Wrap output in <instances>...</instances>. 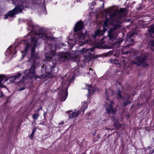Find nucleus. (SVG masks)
<instances>
[{"mask_svg": "<svg viewBox=\"0 0 154 154\" xmlns=\"http://www.w3.org/2000/svg\"><path fill=\"white\" fill-rule=\"evenodd\" d=\"M28 25L32 28L31 29V32L28 33L25 36V38H27L28 39H31L32 44H27L26 48L24 49V53L22 54V58H23L26 55V52L29 50V48H31V58L29 60L31 62H32L31 67L29 69H26L23 72L25 76L26 77L29 79L34 78L36 79H41L42 78H50L52 77V75L54 72L53 69L54 66H46L45 69L46 72L45 74H42L40 75H37L35 72V69L37 66V63L38 62V57L37 54H34V50L36 45L38 38L37 37L39 38H44L43 39L47 40L52 41L54 40V38L51 34L47 35L44 32H40L38 33L37 32V29L39 28L38 27L35 28L33 25L32 20L27 21Z\"/></svg>", "mask_w": 154, "mask_h": 154, "instance_id": "1", "label": "nucleus"}, {"mask_svg": "<svg viewBox=\"0 0 154 154\" xmlns=\"http://www.w3.org/2000/svg\"><path fill=\"white\" fill-rule=\"evenodd\" d=\"M106 14L111 13L108 18H106L104 22L103 30H97L95 32V34L93 37L95 38L97 36L103 35L109 27V24H110L113 26V28H110L108 31V35L109 40H112L115 39L118 35V31L117 29L121 27L122 22L121 18L125 17L127 14V11L125 8H120L119 10L115 9L113 8H109L106 10Z\"/></svg>", "mask_w": 154, "mask_h": 154, "instance_id": "2", "label": "nucleus"}, {"mask_svg": "<svg viewBox=\"0 0 154 154\" xmlns=\"http://www.w3.org/2000/svg\"><path fill=\"white\" fill-rule=\"evenodd\" d=\"M84 28V23L81 21H79L75 25L74 28V38H75V43L78 44L84 42L85 34L82 32Z\"/></svg>", "mask_w": 154, "mask_h": 154, "instance_id": "3", "label": "nucleus"}, {"mask_svg": "<svg viewBox=\"0 0 154 154\" xmlns=\"http://www.w3.org/2000/svg\"><path fill=\"white\" fill-rule=\"evenodd\" d=\"M45 48V58L48 60H50L55 55L56 50L59 49L58 44H56L54 47L52 45H48Z\"/></svg>", "mask_w": 154, "mask_h": 154, "instance_id": "4", "label": "nucleus"}, {"mask_svg": "<svg viewBox=\"0 0 154 154\" xmlns=\"http://www.w3.org/2000/svg\"><path fill=\"white\" fill-rule=\"evenodd\" d=\"M83 104L82 105L81 110H79L77 111L75 109L74 112H72L69 116V118H75L78 117L80 114L82 115L84 113V111L88 107V104H86L87 101L84 100L83 102L82 101Z\"/></svg>", "mask_w": 154, "mask_h": 154, "instance_id": "5", "label": "nucleus"}, {"mask_svg": "<svg viewBox=\"0 0 154 154\" xmlns=\"http://www.w3.org/2000/svg\"><path fill=\"white\" fill-rule=\"evenodd\" d=\"M21 75V74L19 73L14 76L7 78L4 75H0V88L5 87V86L2 84V82L3 80H5L4 82L9 81L10 83H12L18 77H20Z\"/></svg>", "mask_w": 154, "mask_h": 154, "instance_id": "6", "label": "nucleus"}, {"mask_svg": "<svg viewBox=\"0 0 154 154\" xmlns=\"http://www.w3.org/2000/svg\"><path fill=\"white\" fill-rule=\"evenodd\" d=\"M106 101L105 106L107 113L109 114L110 113H114L116 111L113 108L112 105L113 102L112 101H109L108 98V93L106 89Z\"/></svg>", "mask_w": 154, "mask_h": 154, "instance_id": "7", "label": "nucleus"}, {"mask_svg": "<svg viewBox=\"0 0 154 154\" xmlns=\"http://www.w3.org/2000/svg\"><path fill=\"white\" fill-rule=\"evenodd\" d=\"M148 55L147 54H143L140 56L137 57V62H134L133 63L136 64L137 66H141L142 67H146L148 65L145 61Z\"/></svg>", "mask_w": 154, "mask_h": 154, "instance_id": "8", "label": "nucleus"}, {"mask_svg": "<svg viewBox=\"0 0 154 154\" xmlns=\"http://www.w3.org/2000/svg\"><path fill=\"white\" fill-rule=\"evenodd\" d=\"M69 85V82L67 81L65 82L63 81L62 85H63V88L62 89V91L60 94L59 97L61 101H63L65 100L68 96L67 85Z\"/></svg>", "mask_w": 154, "mask_h": 154, "instance_id": "9", "label": "nucleus"}, {"mask_svg": "<svg viewBox=\"0 0 154 154\" xmlns=\"http://www.w3.org/2000/svg\"><path fill=\"white\" fill-rule=\"evenodd\" d=\"M130 98V96L129 94H126L125 95L124 98V106H126L130 103V102L129 101Z\"/></svg>", "mask_w": 154, "mask_h": 154, "instance_id": "10", "label": "nucleus"}, {"mask_svg": "<svg viewBox=\"0 0 154 154\" xmlns=\"http://www.w3.org/2000/svg\"><path fill=\"white\" fill-rule=\"evenodd\" d=\"M123 39L120 38L112 44V46L115 48H118L121 43L123 41Z\"/></svg>", "mask_w": 154, "mask_h": 154, "instance_id": "11", "label": "nucleus"}, {"mask_svg": "<svg viewBox=\"0 0 154 154\" xmlns=\"http://www.w3.org/2000/svg\"><path fill=\"white\" fill-rule=\"evenodd\" d=\"M134 35H137V32L134 31H133L128 33V35L127 38L128 41L130 42L132 41L133 40L131 38L133 37Z\"/></svg>", "mask_w": 154, "mask_h": 154, "instance_id": "12", "label": "nucleus"}, {"mask_svg": "<svg viewBox=\"0 0 154 154\" xmlns=\"http://www.w3.org/2000/svg\"><path fill=\"white\" fill-rule=\"evenodd\" d=\"M67 54L65 52H62L60 54V56L62 61L64 62L67 60Z\"/></svg>", "mask_w": 154, "mask_h": 154, "instance_id": "13", "label": "nucleus"}, {"mask_svg": "<svg viewBox=\"0 0 154 154\" xmlns=\"http://www.w3.org/2000/svg\"><path fill=\"white\" fill-rule=\"evenodd\" d=\"M94 48H91L89 49L87 48H82V53H86L88 54L89 55L91 53V51H94Z\"/></svg>", "mask_w": 154, "mask_h": 154, "instance_id": "14", "label": "nucleus"}, {"mask_svg": "<svg viewBox=\"0 0 154 154\" xmlns=\"http://www.w3.org/2000/svg\"><path fill=\"white\" fill-rule=\"evenodd\" d=\"M110 62L112 64H118L119 65V67H121V65L120 64L119 61L116 59H110Z\"/></svg>", "mask_w": 154, "mask_h": 154, "instance_id": "15", "label": "nucleus"}, {"mask_svg": "<svg viewBox=\"0 0 154 154\" xmlns=\"http://www.w3.org/2000/svg\"><path fill=\"white\" fill-rule=\"evenodd\" d=\"M122 54H123L127 55L128 57H129L130 56H132L134 54L131 51H127L126 52H125L123 50L122 51Z\"/></svg>", "mask_w": 154, "mask_h": 154, "instance_id": "16", "label": "nucleus"}, {"mask_svg": "<svg viewBox=\"0 0 154 154\" xmlns=\"http://www.w3.org/2000/svg\"><path fill=\"white\" fill-rule=\"evenodd\" d=\"M12 47V45H11L7 50L5 53V55L6 56H9V54H10L11 51V48Z\"/></svg>", "mask_w": 154, "mask_h": 154, "instance_id": "17", "label": "nucleus"}, {"mask_svg": "<svg viewBox=\"0 0 154 154\" xmlns=\"http://www.w3.org/2000/svg\"><path fill=\"white\" fill-rule=\"evenodd\" d=\"M88 85V86L89 87V88L88 89L89 94H91L94 92L95 89L91 87V85Z\"/></svg>", "mask_w": 154, "mask_h": 154, "instance_id": "18", "label": "nucleus"}, {"mask_svg": "<svg viewBox=\"0 0 154 154\" xmlns=\"http://www.w3.org/2000/svg\"><path fill=\"white\" fill-rule=\"evenodd\" d=\"M148 30L150 33H154V25H152L148 29Z\"/></svg>", "mask_w": 154, "mask_h": 154, "instance_id": "19", "label": "nucleus"}, {"mask_svg": "<svg viewBox=\"0 0 154 154\" xmlns=\"http://www.w3.org/2000/svg\"><path fill=\"white\" fill-rule=\"evenodd\" d=\"M114 125L116 129L120 128L122 126V125L117 122H115L114 124Z\"/></svg>", "mask_w": 154, "mask_h": 154, "instance_id": "20", "label": "nucleus"}, {"mask_svg": "<svg viewBox=\"0 0 154 154\" xmlns=\"http://www.w3.org/2000/svg\"><path fill=\"white\" fill-rule=\"evenodd\" d=\"M108 55H113L114 56H117V55L114 53V51H110L107 53Z\"/></svg>", "mask_w": 154, "mask_h": 154, "instance_id": "21", "label": "nucleus"}, {"mask_svg": "<svg viewBox=\"0 0 154 154\" xmlns=\"http://www.w3.org/2000/svg\"><path fill=\"white\" fill-rule=\"evenodd\" d=\"M38 114H34L32 116V118L34 120H35L38 118Z\"/></svg>", "mask_w": 154, "mask_h": 154, "instance_id": "22", "label": "nucleus"}, {"mask_svg": "<svg viewBox=\"0 0 154 154\" xmlns=\"http://www.w3.org/2000/svg\"><path fill=\"white\" fill-rule=\"evenodd\" d=\"M127 62L125 60H122V62H121V64H122L124 66V67L127 66Z\"/></svg>", "mask_w": 154, "mask_h": 154, "instance_id": "23", "label": "nucleus"}, {"mask_svg": "<svg viewBox=\"0 0 154 154\" xmlns=\"http://www.w3.org/2000/svg\"><path fill=\"white\" fill-rule=\"evenodd\" d=\"M117 94H118V96L120 98H122V97L121 95V92L119 90H118L117 91Z\"/></svg>", "mask_w": 154, "mask_h": 154, "instance_id": "24", "label": "nucleus"}, {"mask_svg": "<svg viewBox=\"0 0 154 154\" xmlns=\"http://www.w3.org/2000/svg\"><path fill=\"white\" fill-rule=\"evenodd\" d=\"M74 76H77L79 75V71L78 69H75L73 72Z\"/></svg>", "mask_w": 154, "mask_h": 154, "instance_id": "25", "label": "nucleus"}, {"mask_svg": "<svg viewBox=\"0 0 154 154\" xmlns=\"http://www.w3.org/2000/svg\"><path fill=\"white\" fill-rule=\"evenodd\" d=\"M149 45L152 47H154V40L150 41L149 43Z\"/></svg>", "mask_w": 154, "mask_h": 154, "instance_id": "26", "label": "nucleus"}, {"mask_svg": "<svg viewBox=\"0 0 154 154\" xmlns=\"http://www.w3.org/2000/svg\"><path fill=\"white\" fill-rule=\"evenodd\" d=\"M0 97L1 98L3 96H4V95H3V93L2 91H0Z\"/></svg>", "mask_w": 154, "mask_h": 154, "instance_id": "27", "label": "nucleus"}, {"mask_svg": "<svg viewBox=\"0 0 154 154\" xmlns=\"http://www.w3.org/2000/svg\"><path fill=\"white\" fill-rule=\"evenodd\" d=\"M33 134H32V133H31V134H30V135L29 136V137L31 138V139H32L33 137L34 136L33 135Z\"/></svg>", "mask_w": 154, "mask_h": 154, "instance_id": "28", "label": "nucleus"}, {"mask_svg": "<svg viewBox=\"0 0 154 154\" xmlns=\"http://www.w3.org/2000/svg\"><path fill=\"white\" fill-rule=\"evenodd\" d=\"M36 130V129L35 128H34L33 129V131L32 132V134H34L35 133V132Z\"/></svg>", "mask_w": 154, "mask_h": 154, "instance_id": "29", "label": "nucleus"}, {"mask_svg": "<svg viewBox=\"0 0 154 154\" xmlns=\"http://www.w3.org/2000/svg\"><path fill=\"white\" fill-rule=\"evenodd\" d=\"M98 47V48H108V49H109V48H109V47H105V48H102V47H100V46Z\"/></svg>", "mask_w": 154, "mask_h": 154, "instance_id": "30", "label": "nucleus"}, {"mask_svg": "<svg viewBox=\"0 0 154 154\" xmlns=\"http://www.w3.org/2000/svg\"><path fill=\"white\" fill-rule=\"evenodd\" d=\"M25 89V88L24 87H23L22 88H20L19 89V91H22L23 90H24V89Z\"/></svg>", "mask_w": 154, "mask_h": 154, "instance_id": "31", "label": "nucleus"}, {"mask_svg": "<svg viewBox=\"0 0 154 154\" xmlns=\"http://www.w3.org/2000/svg\"><path fill=\"white\" fill-rule=\"evenodd\" d=\"M86 62H87L88 61V62H89V61L88 60V58H85L84 60Z\"/></svg>", "mask_w": 154, "mask_h": 154, "instance_id": "32", "label": "nucleus"}, {"mask_svg": "<svg viewBox=\"0 0 154 154\" xmlns=\"http://www.w3.org/2000/svg\"><path fill=\"white\" fill-rule=\"evenodd\" d=\"M63 124H64V122H61L60 123H59V125H63Z\"/></svg>", "mask_w": 154, "mask_h": 154, "instance_id": "33", "label": "nucleus"}, {"mask_svg": "<svg viewBox=\"0 0 154 154\" xmlns=\"http://www.w3.org/2000/svg\"><path fill=\"white\" fill-rule=\"evenodd\" d=\"M16 53H17V51L16 50H15L14 53V54H16Z\"/></svg>", "mask_w": 154, "mask_h": 154, "instance_id": "34", "label": "nucleus"}, {"mask_svg": "<svg viewBox=\"0 0 154 154\" xmlns=\"http://www.w3.org/2000/svg\"><path fill=\"white\" fill-rule=\"evenodd\" d=\"M63 46H66V45L64 44H62Z\"/></svg>", "mask_w": 154, "mask_h": 154, "instance_id": "35", "label": "nucleus"}, {"mask_svg": "<svg viewBox=\"0 0 154 154\" xmlns=\"http://www.w3.org/2000/svg\"><path fill=\"white\" fill-rule=\"evenodd\" d=\"M85 44V43H84V44L81 43L80 45L79 46H81L83 44Z\"/></svg>", "mask_w": 154, "mask_h": 154, "instance_id": "36", "label": "nucleus"}, {"mask_svg": "<svg viewBox=\"0 0 154 154\" xmlns=\"http://www.w3.org/2000/svg\"><path fill=\"white\" fill-rule=\"evenodd\" d=\"M89 70H90V71L91 70V71H92H92H93V70H92V69H91V68H90V69H89Z\"/></svg>", "mask_w": 154, "mask_h": 154, "instance_id": "37", "label": "nucleus"}, {"mask_svg": "<svg viewBox=\"0 0 154 154\" xmlns=\"http://www.w3.org/2000/svg\"><path fill=\"white\" fill-rule=\"evenodd\" d=\"M152 153H154V149H153V150L152 151Z\"/></svg>", "mask_w": 154, "mask_h": 154, "instance_id": "38", "label": "nucleus"}, {"mask_svg": "<svg viewBox=\"0 0 154 154\" xmlns=\"http://www.w3.org/2000/svg\"><path fill=\"white\" fill-rule=\"evenodd\" d=\"M132 45V44H129V45H128V46H129V45Z\"/></svg>", "mask_w": 154, "mask_h": 154, "instance_id": "39", "label": "nucleus"}, {"mask_svg": "<svg viewBox=\"0 0 154 154\" xmlns=\"http://www.w3.org/2000/svg\"><path fill=\"white\" fill-rule=\"evenodd\" d=\"M108 131H109V130H111V131H112V130H111V129H110V128H108Z\"/></svg>", "mask_w": 154, "mask_h": 154, "instance_id": "40", "label": "nucleus"}, {"mask_svg": "<svg viewBox=\"0 0 154 154\" xmlns=\"http://www.w3.org/2000/svg\"><path fill=\"white\" fill-rule=\"evenodd\" d=\"M24 41L26 42H27V41H26V40H24Z\"/></svg>", "mask_w": 154, "mask_h": 154, "instance_id": "41", "label": "nucleus"}, {"mask_svg": "<svg viewBox=\"0 0 154 154\" xmlns=\"http://www.w3.org/2000/svg\"><path fill=\"white\" fill-rule=\"evenodd\" d=\"M16 47L15 46V48H14V49H15H15H16Z\"/></svg>", "mask_w": 154, "mask_h": 154, "instance_id": "42", "label": "nucleus"}, {"mask_svg": "<svg viewBox=\"0 0 154 154\" xmlns=\"http://www.w3.org/2000/svg\"><path fill=\"white\" fill-rule=\"evenodd\" d=\"M43 66H44V65H43V66H42V67Z\"/></svg>", "mask_w": 154, "mask_h": 154, "instance_id": "43", "label": "nucleus"}, {"mask_svg": "<svg viewBox=\"0 0 154 154\" xmlns=\"http://www.w3.org/2000/svg\"><path fill=\"white\" fill-rule=\"evenodd\" d=\"M134 94H133V96H134Z\"/></svg>", "mask_w": 154, "mask_h": 154, "instance_id": "44", "label": "nucleus"}, {"mask_svg": "<svg viewBox=\"0 0 154 154\" xmlns=\"http://www.w3.org/2000/svg\"><path fill=\"white\" fill-rule=\"evenodd\" d=\"M43 1H44V2H45V0H43Z\"/></svg>", "mask_w": 154, "mask_h": 154, "instance_id": "45", "label": "nucleus"}]
</instances>
